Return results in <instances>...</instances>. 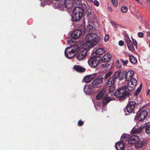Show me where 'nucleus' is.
Instances as JSON below:
<instances>
[{"label": "nucleus", "mask_w": 150, "mask_h": 150, "mask_svg": "<svg viewBox=\"0 0 150 150\" xmlns=\"http://www.w3.org/2000/svg\"><path fill=\"white\" fill-rule=\"evenodd\" d=\"M85 42L80 46L81 51L77 56L79 60L85 58L87 55L88 49L95 46L100 40V38L96 34L90 33L87 34L85 37Z\"/></svg>", "instance_id": "f257e3e1"}, {"label": "nucleus", "mask_w": 150, "mask_h": 150, "mask_svg": "<svg viewBox=\"0 0 150 150\" xmlns=\"http://www.w3.org/2000/svg\"><path fill=\"white\" fill-rule=\"evenodd\" d=\"M125 80L127 81L126 86L128 91H132L135 88L137 81L134 77V74L132 71L126 72Z\"/></svg>", "instance_id": "f03ea898"}, {"label": "nucleus", "mask_w": 150, "mask_h": 150, "mask_svg": "<svg viewBox=\"0 0 150 150\" xmlns=\"http://www.w3.org/2000/svg\"><path fill=\"white\" fill-rule=\"evenodd\" d=\"M83 11L81 7L76 6L73 10L72 13V20L73 21L76 22L82 18Z\"/></svg>", "instance_id": "7ed1b4c3"}, {"label": "nucleus", "mask_w": 150, "mask_h": 150, "mask_svg": "<svg viewBox=\"0 0 150 150\" xmlns=\"http://www.w3.org/2000/svg\"><path fill=\"white\" fill-rule=\"evenodd\" d=\"M74 0H64L60 1L58 4V6L60 10H66L71 8L73 6Z\"/></svg>", "instance_id": "20e7f679"}, {"label": "nucleus", "mask_w": 150, "mask_h": 150, "mask_svg": "<svg viewBox=\"0 0 150 150\" xmlns=\"http://www.w3.org/2000/svg\"><path fill=\"white\" fill-rule=\"evenodd\" d=\"M79 50L77 46H71L67 47L65 50V54L66 57L71 59L74 57Z\"/></svg>", "instance_id": "39448f33"}, {"label": "nucleus", "mask_w": 150, "mask_h": 150, "mask_svg": "<svg viewBox=\"0 0 150 150\" xmlns=\"http://www.w3.org/2000/svg\"><path fill=\"white\" fill-rule=\"evenodd\" d=\"M126 88L127 87L126 85L118 88L114 93V95L117 98H119L120 100H122L125 99V97L126 95Z\"/></svg>", "instance_id": "423d86ee"}, {"label": "nucleus", "mask_w": 150, "mask_h": 150, "mask_svg": "<svg viewBox=\"0 0 150 150\" xmlns=\"http://www.w3.org/2000/svg\"><path fill=\"white\" fill-rule=\"evenodd\" d=\"M100 58L98 56L92 54L91 56V59L88 61V64L91 67L95 68L100 62Z\"/></svg>", "instance_id": "0eeeda50"}, {"label": "nucleus", "mask_w": 150, "mask_h": 150, "mask_svg": "<svg viewBox=\"0 0 150 150\" xmlns=\"http://www.w3.org/2000/svg\"><path fill=\"white\" fill-rule=\"evenodd\" d=\"M115 90L114 88V86H111L109 89V94L108 95L105 96L104 98L103 103L104 105H106L107 103H109L110 100H114V98L112 97H110L109 96L111 95V96L114 95V93H113V91Z\"/></svg>", "instance_id": "6e6552de"}, {"label": "nucleus", "mask_w": 150, "mask_h": 150, "mask_svg": "<svg viewBox=\"0 0 150 150\" xmlns=\"http://www.w3.org/2000/svg\"><path fill=\"white\" fill-rule=\"evenodd\" d=\"M103 78L101 77L96 79L91 83L92 87L97 88L100 87L103 83Z\"/></svg>", "instance_id": "1a4fd4ad"}, {"label": "nucleus", "mask_w": 150, "mask_h": 150, "mask_svg": "<svg viewBox=\"0 0 150 150\" xmlns=\"http://www.w3.org/2000/svg\"><path fill=\"white\" fill-rule=\"evenodd\" d=\"M126 72L124 71L121 72L119 70L116 71L114 74L115 77L116 79L118 78L120 80H122L124 78L125 79Z\"/></svg>", "instance_id": "9d476101"}, {"label": "nucleus", "mask_w": 150, "mask_h": 150, "mask_svg": "<svg viewBox=\"0 0 150 150\" xmlns=\"http://www.w3.org/2000/svg\"><path fill=\"white\" fill-rule=\"evenodd\" d=\"M125 40L129 50L132 52L134 51V48L133 45L132 43L128 36L126 35L125 36Z\"/></svg>", "instance_id": "9b49d317"}, {"label": "nucleus", "mask_w": 150, "mask_h": 150, "mask_svg": "<svg viewBox=\"0 0 150 150\" xmlns=\"http://www.w3.org/2000/svg\"><path fill=\"white\" fill-rule=\"evenodd\" d=\"M136 102L135 101H130L127 105L126 110L128 112H131L132 111L136 105Z\"/></svg>", "instance_id": "f8f14e48"}, {"label": "nucleus", "mask_w": 150, "mask_h": 150, "mask_svg": "<svg viewBox=\"0 0 150 150\" xmlns=\"http://www.w3.org/2000/svg\"><path fill=\"white\" fill-rule=\"evenodd\" d=\"M83 32L82 33L79 30H75L71 34V36L74 39H77L79 38Z\"/></svg>", "instance_id": "ddd939ff"}, {"label": "nucleus", "mask_w": 150, "mask_h": 150, "mask_svg": "<svg viewBox=\"0 0 150 150\" xmlns=\"http://www.w3.org/2000/svg\"><path fill=\"white\" fill-rule=\"evenodd\" d=\"M147 142L146 140H142L141 141L139 139V140L137 141L135 145L136 148H139L145 146L147 144Z\"/></svg>", "instance_id": "4468645a"}, {"label": "nucleus", "mask_w": 150, "mask_h": 150, "mask_svg": "<svg viewBox=\"0 0 150 150\" xmlns=\"http://www.w3.org/2000/svg\"><path fill=\"white\" fill-rule=\"evenodd\" d=\"M139 137L137 135H133L130 138L129 140V143L134 144L137 143V141L139 140Z\"/></svg>", "instance_id": "2eb2a0df"}, {"label": "nucleus", "mask_w": 150, "mask_h": 150, "mask_svg": "<svg viewBox=\"0 0 150 150\" xmlns=\"http://www.w3.org/2000/svg\"><path fill=\"white\" fill-rule=\"evenodd\" d=\"M148 112L146 110H143L139 115L138 120L139 121H142L144 120L147 117Z\"/></svg>", "instance_id": "dca6fc26"}, {"label": "nucleus", "mask_w": 150, "mask_h": 150, "mask_svg": "<svg viewBox=\"0 0 150 150\" xmlns=\"http://www.w3.org/2000/svg\"><path fill=\"white\" fill-rule=\"evenodd\" d=\"M116 78H115V76H112L109 79L107 83L108 86L110 87L114 86V83Z\"/></svg>", "instance_id": "f3484780"}, {"label": "nucleus", "mask_w": 150, "mask_h": 150, "mask_svg": "<svg viewBox=\"0 0 150 150\" xmlns=\"http://www.w3.org/2000/svg\"><path fill=\"white\" fill-rule=\"evenodd\" d=\"M92 86L89 85H86L84 88V91L86 94H89L92 91Z\"/></svg>", "instance_id": "a211bd4d"}, {"label": "nucleus", "mask_w": 150, "mask_h": 150, "mask_svg": "<svg viewBox=\"0 0 150 150\" xmlns=\"http://www.w3.org/2000/svg\"><path fill=\"white\" fill-rule=\"evenodd\" d=\"M95 74H93L86 76L84 78V80L86 83H89L94 78Z\"/></svg>", "instance_id": "6ab92c4d"}, {"label": "nucleus", "mask_w": 150, "mask_h": 150, "mask_svg": "<svg viewBox=\"0 0 150 150\" xmlns=\"http://www.w3.org/2000/svg\"><path fill=\"white\" fill-rule=\"evenodd\" d=\"M115 147L117 150H124V143L123 142H118L115 144Z\"/></svg>", "instance_id": "aec40b11"}, {"label": "nucleus", "mask_w": 150, "mask_h": 150, "mask_svg": "<svg viewBox=\"0 0 150 150\" xmlns=\"http://www.w3.org/2000/svg\"><path fill=\"white\" fill-rule=\"evenodd\" d=\"M105 50L102 48H98L95 51L94 53L95 55L96 56L101 55L104 54L105 52Z\"/></svg>", "instance_id": "412c9836"}, {"label": "nucleus", "mask_w": 150, "mask_h": 150, "mask_svg": "<svg viewBox=\"0 0 150 150\" xmlns=\"http://www.w3.org/2000/svg\"><path fill=\"white\" fill-rule=\"evenodd\" d=\"M111 59V56L110 54H106L103 56L101 59L102 61L103 62H109Z\"/></svg>", "instance_id": "4be33fe9"}, {"label": "nucleus", "mask_w": 150, "mask_h": 150, "mask_svg": "<svg viewBox=\"0 0 150 150\" xmlns=\"http://www.w3.org/2000/svg\"><path fill=\"white\" fill-rule=\"evenodd\" d=\"M74 68L76 71L81 72H84L86 70V69L85 68L78 65L74 66Z\"/></svg>", "instance_id": "5701e85b"}, {"label": "nucleus", "mask_w": 150, "mask_h": 150, "mask_svg": "<svg viewBox=\"0 0 150 150\" xmlns=\"http://www.w3.org/2000/svg\"><path fill=\"white\" fill-rule=\"evenodd\" d=\"M105 93V90H103L97 95L96 96V99L97 100H100L101 99Z\"/></svg>", "instance_id": "b1692460"}, {"label": "nucleus", "mask_w": 150, "mask_h": 150, "mask_svg": "<svg viewBox=\"0 0 150 150\" xmlns=\"http://www.w3.org/2000/svg\"><path fill=\"white\" fill-rule=\"evenodd\" d=\"M143 127H134L132 129V132L134 133H140L143 129Z\"/></svg>", "instance_id": "393cba45"}, {"label": "nucleus", "mask_w": 150, "mask_h": 150, "mask_svg": "<svg viewBox=\"0 0 150 150\" xmlns=\"http://www.w3.org/2000/svg\"><path fill=\"white\" fill-rule=\"evenodd\" d=\"M129 136L127 134H123L121 137V139L122 142H124L128 139Z\"/></svg>", "instance_id": "a878e982"}, {"label": "nucleus", "mask_w": 150, "mask_h": 150, "mask_svg": "<svg viewBox=\"0 0 150 150\" xmlns=\"http://www.w3.org/2000/svg\"><path fill=\"white\" fill-rule=\"evenodd\" d=\"M129 59L131 63L133 64L136 63L137 62V59L132 56H129Z\"/></svg>", "instance_id": "bb28decb"}, {"label": "nucleus", "mask_w": 150, "mask_h": 150, "mask_svg": "<svg viewBox=\"0 0 150 150\" xmlns=\"http://www.w3.org/2000/svg\"><path fill=\"white\" fill-rule=\"evenodd\" d=\"M85 31H86V32H91L93 29V26L90 25H88L87 28H86L85 29Z\"/></svg>", "instance_id": "cd10ccee"}, {"label": "nucleus", "mask_w": 150, "mask_h": 150, "mask_svg": "<svg viewBox=\"0 0 150 150\" xmlns=\"http://www.w3.org/2000/svg\"><path fill=\"white\" fill-rule=\"evenodd\" d=\"M142 88V84H141L139 87L136 90V91L134 93V95L135 96H137L138 93H139L141 91Z\"/></svg>", "instance_id": "c85d7f7f"}, {"label": "nucleus", "mask_w": 150, "mask_h": 150, "mask_svg": "<svg viewBox=\"0 0 150 150\" xmlns=\"http://www.w3.org/2000/svg\"><path fill=\"white\" fill-rule=\"evenodd\" d=\"M121 10L122 12L125 13L128 10V8L126 6H123L121 7Z\"/></svg>", "instance_id": "c756f323"}, {"label": "nucleus", "mask_w": 150, "mask_h": 150, "mask_svg": "<svg viewBox=\"0 0 150 150\" xmlns=\"http://www.w3.org/2000/svg\"><path fill=\"white\" fill-rule=\"evenodd\" d=\"M116 67L117 68H120L121 67V64L118 60H117L116 63Z\"/></svg>", "instance_id": "7c9ffc66"}, {"label": "nucleus", "mask_w": 150, "mask_h": 150, "mask_svg": "<svg viewBox=\"0 0 150 150\" xmlns=\"http://www.w3.org/2000/svg\"><path fill=\"white\" fill-rule=\"evenodd\" d=\"M136 16L139 19H141L142 18V16L141 15V14L139 13L137 11Z\"/></svg>", "instance_id": "2f4dec72"}, {"label": "nucleus", "mask_w": 150, "mask_h": 150, "mask_svg": "<svg viewBox=\"0 0 150 150\" xmlns=\"http://www.w3.org/2000/svg\"><path fill=\"white\" fill-rule=\"evenodd\" d=\"M112 74V72L111 71H110L107 73V74H106L105 76V79H106L108 78V77H109L110 76H111Z\"/></svg>", "instance_id": "473e14b6"}, {"label": "nucleus", "mask_w": 150, "mask_h": 150, "mask_svg": "<svg viewBox=\"0 0 150 150\" xmlns=\"http://www.w3.org/2000/svg\"><path fill=\"white\" fill-rule=\"evenodd\" d=\"M113 4L115 7L117 6L118 5L117 0H111Z\"/></svg>", "instance_id": "72a5a7b5"}, {"label": "nucleus", "mask_w": 150, "mask_h": 150, "mask_svg": "<svg viewBox=\"0 0 150 150\" xmlns=\"http://www.w3.org/2000/svg\"><path fill=\"white\" fill-rule=\"evenodd\" d=\"M145 131L148 134H150V125L147 126L145 129Z\"/></svg>", "instance_id": "f704fd0d"}, {"label": "nucleus", "mask_w": 150, "mask_h": 150, "mask_svg": "<svg viewBox=\"0 0 150 150\" xmlns=\"http://www.w3.org/2000/svg\"><path fill=\"white\" fill-rule=\"evenodd\" d=\"M102 67L103 68H105L109 66V65L108 63H105L102 64Z\"/></svg>", "instance_id": "c9c22d12"}, {"label": "nucleus", "mask_w": 150, "mask_h": 150, "mask_svg": "<svg viewBox=\"0 0 150 150\" xmlns=\"http://www.w3.org/2000/svg\"><path fill=\"white\" fill-rule=\"evenodd\" d=\"M133 45L136 46V47H137L138 45V43L137 42V41L134 39H132V42Z\"/></svg>", "instance_id": "e433bc0d"}, {"label": "nucleus", "mask_w": 150, "mask_h": 150, "mask_svg": "<svg viewBox=\"0 0 150 150\" xmlns=\"http://www.w3.org/2000/svg\"><path fill=\"white\" fill-rule=\"evenodd\" d=\"M109 35L108 34L105 35L104 38V40L105 42H107L109 39Z\"/></svg>", "instance_id": "4c0bfd02"}, {"label": "nucleus", "mask_w": 150, "mask_h": 150, "mask_svg": "<svg viewBox=\"0 0 150 150\" xmlns=\"http://www.w3.org/2000/svg\"><path fill=\"white\" fill-rule=\"evenodd\" d=\"M93 4L96 6H98L99 5V2L96 0H95L94 1Z\"/></svg>", "instance_id": "58836bf2"}, {"label": "nucleus", "mask_w": 150, "mask_h": 150, "mask_svg": "<svg viewBox=\"0 0 150 150\" xmlns=\"http://www.w3.org/2000/svg\"><path fill=\"white\" fill-rule=\"evenodd\" d=\"M82 8H81L83 9V10H85V9L87 10L86 6L85 3H83L82 4Z\"/></svg>", "instance_id": "ea45409f"}, {"label": "nucleus", "mask_w": 150, "mask_h": 150, "mask_svg": "<svg viewBox=\"0 0 150 150\" xmlns=\"http://www.w3.org/2000/svg\"><path fill=\"white\" fill-rule=\"evenodd\" d=\"M75 2L76 4L78 5H80L81 4V0H75Z\"/></svg>", "instance_id": "a19ab883"}, {"label": "nucleus", "mask_w": 150, "mask_h": 150, "mask_svg": "<svg viewBox=\"0 0 150 150\" xmlns=\"http://www.w3.org/2000/svg\"><path fill=\"white\" fill-rule=\"evenodd\" d=\"M137 35L139 38H142L144 36V34L142 32H139Z\"/></svg>", "instance_id": "79ce46f5"}, {"label": "nucleus", "mask_w": 150, "mask_h": 150, "mask_svg": "<svg viewBox=\"0 0 150 150\" xmlns=\"http://www.w3.org/2000/svg\"><path fill=\"white\" fill-rule=\"evenodd\" d=\"M119 45L120 46H123L124 45V42L122 40H120L118 42Z\"/></svg>", "instance_id": "37998d69"}, {"label": "nucleus", "mask_w": 150, "mask_h": 150, "mask_svg": "<svg viewBox=\"0 0 150 150\" xmlns=\"http://www.w3.org/2000/svg\"><path fill=\"white\" fill-rule=\"evenodd\" d=\"M128 62V60H122V63L123 65H126L127 64Z\"/></svg>", "instance_id": "c03bdc74"}, {"label": "nucleus", "mask_w": 150, "mask_h": 150, "mask_svg": "<svg viewBox=\"0 0 150 150\" xmlns=\"http://www.w3.org/2000/svg\"><path fill=\"white\" fill-rule=\"evenodd\" d=\"M83 122L82 121H79L78 122V125L79 126H81L83 124Z\"/></svg>", "instance_id": "a18cd8bd"}, {"label": "nucleus", "mask_w": 150, "mask_h": 150, "mask_svg": "<svg viewBox=\"0 0 150 150\" xmlns=\"http://www.w3.org/2000/svg\"><path fill=\"white\" fill-rule=\"evenodd\" d=\"M108 9L109 11H112V8L111 7H109L108 8Z\"/></svg>", "instance_id": "49530a36"}, {"label": "nucleus", "mask_w": 150, "mask_h": 150, "mask_svg": "<svg viewBox=\"0 0 150 150\" xmlns=\"http://www.w3.org/2000/svg\"><path fill=\"white\" fill-rule=\"evenodd\" d=\"M147 95L150 96V89L148 91L147 93Z\"/></svg>", "instance_id": "de8ad7c7"}, {"label": "nucleus", "mask_w": 150, "mask_h": 150, "mask_svg": "<svg viewBox=\"0 0 150 150\" xmlns=\"http://www.w3.org/2000/svg\"><path fill=\"white\" fill-rule=\"evenodd\" d=\"M147 35V36H150V33L149 32H147L146 33Z\"/></svg>", "instance_id": "09e8293b"}, {"label": "nucleus", "mask_w": 150, "mask_h": 150, "mask_svg": "<svg viewBox=\"0 0 150 150\" xmlns=\"http://www.w3.org/2000/svg\"><path fill=\"white\" fill-rule=\"evenodd\" d=\"M90 14H91V13L90 12H88V15H89Z\"/></svg>", "instance_id": "8fccbe9b"}, {"label": "nucleus", "mask_w": 150, "mask_h": 150, "mask_svg": "<svg viewBox=\"0 0 150 150\" xmlns=\"http://www.w3.org/2000/svg\"><path fill=\"white\" fill-rule=\"evenodd\" d=\"M89 1H92V0H88Z\"/></svg>", "instance_id": "3c124183"}, {"label": "nucleus", "mask_w": 150, "mask_h": 150, "mask_svg": "<svg viewBox=\"0 0 150 150\" xmlns=\"http://www.w3.org/2000/svg\"><path fill=\"white\" fill-rule=\"evenodd\" d=\"M149 46L150 47V43H149Z\"/></svg>", "instance_id": "603ef678"}, {"label": "nucleus", "mask_w": 150, "mask_h": 150, "mask_svg": "<svg viewBox=\"0 0 150 150\" xmlns=\"http://www.w3.org/2000/svg\"><path fill=\"white\" fill-rule=\"evenodd\" d=\"M45 1H49V0H45Z\"/></svg>", "instance_id": "864d4df0"}]
</instances>
